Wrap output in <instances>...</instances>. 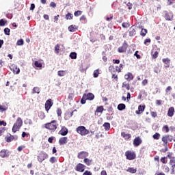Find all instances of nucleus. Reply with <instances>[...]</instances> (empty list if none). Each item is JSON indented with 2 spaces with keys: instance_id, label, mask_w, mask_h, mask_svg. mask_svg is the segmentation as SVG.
I'll return each mask as SVG.
<instances>
[{
  "instance_id": "45",
  "label": "nucleus",
  "mask_w": 175,
  "mask_h": 175,
  "mask_svg": "<svg viewBox=\"0 0 175 175\" xmlns=\"http://www.w3.org/2000/svg\"><path fill=\"white\" fill-rule=\"evenodd\" d=\"M139 54V51H136L135 53H134V56L136 57L137 59H140L142 58V56Z\"/></svg>"
},
{
  "instance_id": "30",
  "label": "nucleus",
  "mask_w": 175,
  "mask_h": 175,
  "mask_svg": "<svg viewBox=\"0 0 175 175\" xmlns=\"http://www.w3.org/2000/svg\"><path fill=\"white\" fill-rule=\"evenodd\" d=\"M103 106L97 107L96 109V113H103Z\"/></svg>"
},
{
  "instance_id": "5",
  "label": "nucleus",
  "mask_w": 175,
  "mask_h": 175,
  "mask_svg": "<svg viewBox=\"0 0 175 175\" xmlns=\"http://www.w3.org/2000/svg\"><path fill=\"white\" fill-rule=\"evenodd\" d=\"M47 158H49V154L44 152H41L38 156V161L42 163L44 159H47Z\"/></svg>"
},
{
  "instance_id": "29",
  "label": "nucleus",
  "mask_w": 175,
  "mask_h": 175,
  "mask_svg": "<svg viewBox=\"0 0 175 175\" xmlns=\"http://www.w3.org/2000/svg\"><path fill=\"white\" fill-rule=\"evenodd\" d=\"M147 32H148V31H147L146 29L142 28V31H141V33H140L141 36L144 38V36H146V35H147Z\"/></svg>"
},
{
  "instance_id": "13",
  "label": "nucleus",
  "mask_w": 175,
  "mask_h": 175,
  "mask_svg": "<svg viewBox=\"0 0 175 175\" xmlns=\"http://www.w3.org/2000/svg\"><path fill=\"white\" fill-rule=\"evenodd\" d=\"M145 109H146V105H139L138 110L135 111V113L139 116L142 114L143 111H144Z\"/></svg>"
},
{
  "instance_id": "46",
  "label": "nucleus",
  "mask_w": 175,
  "mask_h": 175,
  "mask_svg": "<svg viewBox=\"0 0 175 175\" xmlns=\"http://www.w3.org/2000/svg\"><path fill=\"white\" fill-rule=\"evenodd\" d=\"M5 131H6L5 127H1L0 128V136H2V135H3V133H5Z\"/></svg>"
},
{
  "instance_id": "37",
  "label": "nucleus",
  "mask_w": 175,
  "mask_h": 175,
  "mask_svg": "<svg viewBox=\"0 0 175 175\" xmlns=\"http://www.w3.org/2000/svg\"><path fill=\"white\" fill-rule=\"evenodd\" d=\"M4 33L5 35H7L8 36H9L10 35V29L5 27L4 29Z\"/></svg>"
},
{
  "instance_id": "7",
  "label": "nucleus",
  "mask_w": 175,
  "mask_h": 175,
  "mask_svg": "<svg viewBox=\"0 0 175 175\" xmlns=\"http://www.w3.org/2000/svg\"><path fill=\"white\" fill-rule=\"evenodd\" d=\"M128 49V44L124 42L122 45L118 49V53H126V49Z\"/></svg>"
},
{
  "instance_id": "49",
  "label": "nucleus",
  "mask_w": 175,
  "mask_h": 175,
  "mask_svg": "<svg viewBox=\"0 0 175 175\" xmlns=\"http://www.w3.org/2000/svg\"><path fill=\"white\" fill-rule=\"evenodd\" d=\"M167 158H169L170 159H173V158H175L174 157H173V152H167Z\"/></svg>"
},
{
  "instance_id": "59",
  "label": "nucleus",
  "mask_w": 175,
  "mask_h": 175,
  "mask_svg": "<svg viewBox=\"0 0 175 175\" xmlns=\"http://www.w3.org/2000/svg\"><path fill=\"white\" fill-rule=\"evenodd\" d=\"M50 7L51 8H57V4L55 2L52 1L50 3Z\"/></svg>"
},
{
  "instance_id": "53",
  "label": "nucleus",
  "mask_w": 175,
  "mask_h": 175,
  "mask_svg": "<svg viewBox=\"0 0 175 175\" xmlns=\"http://www.w3.org/2000/svg\"><path fill=\"white\" fill-rule=\"evenodd\" d=\"M6 110H8V107L2 105L0 106V111H6Z\"/></svg>"
},
{
  "instance_id": "55",
  "label": "nucleus",
  "mask_w": 175,
  "mask_h": 175,
  "mask_svg": "<svg viewBox=\"0 0 175 175\" xmlns=\"http://www.w3.org/2000/svg\"><path fill=\"white\" fill-rule=\"evenodd\" d=\"M166 136H167V142H172L173 141V137L172 135H166Z\"/></svg>"
},
{
  "instance_id": "51",
  "label": "nucleus",
  "mask_w": 175,
  "mask_h": 175,
  "mask_svg": "<svg viewBox=\"0 0 175 175\" xmlns=\"http://www.w3.org/2000/svg\"><path fill=\"white\" fill-rule=\"evenodd\" d=\"M163 129L165 131L166 133H169V126L167 125L163 126Z\"/></svg>"
},
{
  "instance_id": "24",
  "label": "nucleus",
  "mask_w": 175,
  "mask_h": 175,
  "mask_svg": "<svg viewBox=\"0 0 175 175\" xmlns=\"http://www.w3.org/2000/svg\"><path fill=\"white\" fill-rule=\"evenodd\" d=\"M77 29V27H76V25H71L68 27V31H70V32H76Z\"/></svg>"
},
{
  "instance_id": "36",
  "label": "nucleus",
  "mask_w": 175,
  "mask_h": 175,
  "mask_svg": "<svg viewBox=\"0 0 175 175\" xmlns=\"http://www.w3.org/2000/svg\"><path fill=\"white\" fill-rule=\"evenodd\" d=\"M170 165H171L172 167H175V157L170 159Z\"/></svg>"
},
{
  "instance_id": "2",
  "label": "nucleus",
  "mask_w": 175,
  "mask_h": 175,
  "mask_svg": "<svg viewBox=\"0 0 175 175\" xmlns=\"http://www.w3.org/2000/svg\"><path fill=\"white\" fill-rule=\"evenodd\" d=\"M57 126L58 124H57V120H52L51 122L45 124L44 128H46V129H49V131L55 132Z\"/></svg>"
},
{
  "instance_id": "41",
  "label": "nucleus",
  "mask_w": 175,
  "mask_h": 175,
  "mask_svg": "<svg viewBox=\"0 0 175 175\" xmlns=\"http://www.w3.org/2000/svg\"><path fill=\"white\" fill-rule=\"evenodd\" d=\"M122 27L123 28H129V27H131V24H129V23H123L122 24Z\"/></svg>"
},
{
  "instance_id": "9",
  "label": "nucleus",
  "mask_w": 175,
  "mask_h": 175,
  "mask_svg": "<svg viewBox=\"0 0 175 175\" xmlns=\"http://www.w3.org/2000/svg\"><path fill=\"white\" fill-rule=\"evenodd\" d=\"M75 170L77 172H80L81 173H83V172L85 170V165H84V164L78 163L75 167Z\"/></svg>"
},
{
  "instance_id": "56",
  "label": "nucleus",
  "mask_w": 175,
  "mask_h": 175,
  "mask_svg": "<svg viewBox=\"0 0 175 175\" xmlns=\"http://www.w3.org/2000/svg\"><path fill=\"white\" fill-rule=\"evenodd\" d=\"M126 6L128 7L129 10H132V6H133V5H132V3H131L130 2H129L126 4Z\"/></svg>"
},
{
  "instance_id": "18",
  "label": "nucleus",
  "mask_w": 175,
  "mask_h": 175,
  "mask_svg": "<svg viewBox=\"0 0 175 175\" xmlns=\"http://www.w3.org/2000/svg\"><path fill=\"white\" fill-rule=\"evenodd\" d=\"M167 116L168 117H173L174 116V107H171L168 109Z\"/></svg>"
},
{
  "instance_id": "12",
  "label": "nucleus",
  "mask_w": 175,
  "mask_h": 175,
  "mask_svg": "<svg viewBox=\"0 0 175 175\" xmlns=\"http://www.w3.org/2000/svg\"><path fill=\"white\" fill-rule=\"evenodd\" d=\"M142 143V141L140 137H137L133 140V145L135 147H139V146L141 145Z\"/></svg>"
},
{
  "instance_id": "47",
  "label": "nucleus",
  "mask_w": 175,
  "mask_h": 175,
  "mask_svg": "<svg viewBox=\"0 0 175 175\" xmlns=\"http://www.w3.org/2000/svg\"><path fill=\"white\" fill-rule=\"evenodd\" d=\"M39 117H40V118H41V120H43L44 118H46V115L43 112H40Z\"/></svg>"
},
{
  "instance_id": "22",
  "label": "nucleus",
  "mask_w": 175,
  "mask_h": 175,
  "mask_svg": "<svg viewBox=\"0 0 175 175\" xmlns=\"http://www.w3.org/2000/svg\"><path fill=\"white\" fill-rule=\"evenodd\" d=\"M126 106L124 103H120L118 105V110L120 111H122V110H125Z\"/></svg>"
},
{
  "instance_id": "40",
  "label": "nucleus",
  "mask_w": 175,
  "mask_h": 175,
  "mask_svg": "<svg viewBox=\"0 0 175 175\" xmlns=\"http://www.w3.org/2000/svg\"><path fill=\"white\" fill-rule=\"evenodd\" d=\"M66 20H72L73 18V14L68 12L66 16Z\"/></svg>"
},
{
  "instance_id": "42",
  "label": "nucleus",
  "mask_w": 175,
  "mask_h": 175,
  "mask_svg": "<svg viewBox=\"0 0 175 175\" xmlns=\"http://www.w3.org/2000/svg\"><path fill=\"white\" fill-rule=\"evenodd\" d=\"M17 46H23L24 44V40L20 39L16 42Z\"/></svg>"
},
{
  "instance_id": "62",
  "label": "nucleus",
  "mask_w": 175,
  "mask_h": 175,
  "mask_svg": "<svg viewBox=\"0 0 175 175\" xmlns=\"http://www.w3.org/2000/svg\"><path fill=\"white\" fill-rule=\"evenodd\" d=\"M53 140H54V137H51L48 139L49 143H53Z\"/></svg>"
},
{
  "instance_id": "52",
  "label": "nucleus",
  "mask_w": 175,
  "mask_h": 175,
  "mask_svg": "<svg viewBox=\"0 0 175 175\" xmlns=\"http://www.w3.org/2000/svg\"><path fill=\"white\" fill-rule=\"evenodd\" d=\"M144 44H146V46H148V44H147V43H151V39L150 38H146L145 40H144Z\"/></svg>"
},
{
  "instance_id": "35",
  "label": "nucleus",
  "mask_w": 175,
  "mask_h": 175,
  "mask_svg": "<svg viewBox=\"0 0 175 175\" xmlns=\"http://www.w3.org/2000/svg\"><path fill=\"white\" fill-rule=\"evenodd\" d=\"M58 161V159H56L55 157H52L49 159V162L51 163H55Z\"/></svg>"
},
{
  "instance_id": "4",
  "label": "nucleus",
  "mask_w": 175,
  "mask_h": 175,
  "mask_svg": "<svg viewBox=\"0 0 175 175\" xmlns=\"http://www.w3.org/2000/svg\"><path fill=\"white\" fill-rule=\"evenodd\" d=\"M77 133H79L81 136H85L88 134H90V131L87 130L85 126H79L77 128Z\"/></svg>"
},
{
  "instance_id": "17",
  "label": "nucleus",
  "mask_w": 175,
  "mask_h": 175,
  "mask_svg": "<svg viewBox=\"0 0 175 175\" xmlns=\"http://www.w3.org/2000/svg\"><path fill=\"white\" fill-rule=\"evenodd\" d=\"M124 79L127 80V81H131V80H133V75L131 72H128L124 75Z\"/></svg>"
},
{
  "instance_id": "58",
  "label": "nucleus",
  "mask_w": 175,
  "mask_h": 175,
  "mask_svg": "<svg viewBox=\"0 0 175 175\" xmlns=\"http://www.w3.org/2000/svg\"><path fill=\"white\" fill-rule=\"evenodd\" d=\"M165 148L161 149V152H166V151H167V150H169V148H167V145L164 146Z\"/></svg>"
},
{
  "instance_id": "21",
  "label": "nucleus",
  "mask_w": 175,
  "mask_h": 175,
  "mask_svg": "<svg viewBox=\"0 0 175 175\" xmlns=\"http://www.w3.org/2000/svg\"><path fill=\"white\" fill-rule=\"evenodd\" d=\"M83 162L84 163H85V165H87V166H91V165L92 164V160L87 157L83 159Z\"/></svg>"
},
{
  "instance_id": "16",
  "label": "nucleus",
  "mask_w": 175,
  "mask_h": 175,
  "mask_svg": "<svg viewBox=\"0 0 175 175\" xmlns=\"http://www.w3.org/2000/svg\"><path fill=\"white\" fill-rule=\"evenodd\" d=\"M0 157L1 158H6L7 157H9V154L8 153V150H1L0 152Z\"/></svg>"
},
{
  "instance_id": "25",
  "label": "nucleus",
  "mask_w": 175,
  "mask_h": 175,
  "mask_svg": "<svg viewBox=\"0 0 175 175\" xmlns=\"http://www.w3.org/2000/svg\"><path fill=\"white\" fill-rule=\"evenodd\" d=\"M126 172H129V173H132L133 174L136 173V172H137V170L134 167H129L126 170Z\"/></svg>"
},
{
  "instance_id": "39",
  "label": "nucleus",
  "mask_w": 175,
  "mask_h": 175,
  "mask_svg": "<svg viewBox=\"0 0 175 175\" xmlns=\"http://www.w3.org/2000/svg\"><path fill=\"white\" fill-rule=\"evenodd\" d=\"M82 13V11L78 10L75 12L74 15L75 16V17H79V16H81Z\"/></svg>"
},
{
  "instance_id": "23",
  "label": "nucleus",
  "mask_w": 175,
  "mask_h": 175,
  "mask_svg": "<svg viewBox=\"0 0 175 175\" xmlns=\"http://www.w3.org/2000/svg\"><path fill=\"white\" fill-rule=\"evenodd\" d=\"M10 136H6L5 137V142H7V143H11L12 142H13V135H12L11 134H9Z\"/></svg>"
},
{
  "instance_id": "31",
  "label": "nucleus",
  "mask_w": 175,
  "mask_h": 175,
  "mask_svg": "<svg viewBox=\"0 0 175 175\" xmlns=\"http://www.w3.org/2000/svg\"><path fill=\"white\" fill-rule=\"evenodd\" d=\"M34 66L36 68H42L43 66V64H42V63L39 62V61H35Z\"/></svg>"
},
{
  "instance_id": "3",
  "label": "nucleus",
  "mask_w": 175,
  "mask_h": 175,
  "mask_svg": "<svg viewBox=\"0 0 175 175\" xmlns=\"http://www.w3.org/2000/svg\"><path fill=\"white\" fill-rule=\"evenodd\" d=\"M21 126H23V120L21 119V118H18L16 123H14L13 125L12 132H14V133H16V132L20 131V128H21Z\"/></svg>"
},
{
  "instance_id": "38",
  "label": "nucleus",
  "mask_w": 175,
  "mask_h": 175,
  "mask_svg": "<svg viewBox=\"0 0 175 175\" xmlns=\"http://www.w3.org/2000/svg\"><path fill=\"white\" fill-rule=\"evenodd\" d=\"M6 23H8L7 21H5L4 19H1L0 20V27H5L6 25Z\"/></svg>"
},
{
  "instance_id": "26",
  "label": "nucleus",
  "mask_w": 175,
  "mask_h": 175,
  "mask_svg": "<svg viewBox=\"0 0 175 175\" xmlns=\"http://www.w3.org/2000/svg\"><path fill=\"white\" fill-rule=\"evenodd\" d=\"M31 94H40V88L34 87L32 90Z\"/></svg>"
},
{
  "instance_id": "50",
  "label": "nucleus",
  "mask_w": 175,
  "mask_h": 175,
  "mask_svg": "<svg viewBox=\"0 0 175 175\" xmlns=\"http://www.w3.org/2000/svg\"><path fill=\"white\" fill-rule=\"evenodd\" d=\"M57 114L58 117H61V115L62 114V110H61L60 108L57 109Z\"/></svg>"
},
{
  "instance_id": "61",
  "label": "nucleus",
  "mask_w": 175,
  "mask_h": 175,
  "mask_svg": "<svg viewBox=\"0 0 175 175\" xmlns=\"http://www.w3.org/2000/svg\"><path fill=\"white\" fill-rule=\"evenodd\" d=\"M142 85H147V84H148V80L147 79H144L142 83Z\"/></svg>"
},
{
  "instance_id": "20",
  "label": "nucleus",
  "mask_w": 175,
  "mask_h": 175,
  "mask_svg": "<svg viewBox=\"0 0 175 175\" xmlns=\"http://www.w3.org/2000/svg\"><path fill=\"white\" fill-rule=\"evenodd\" d=\"M129 31V36H135V35H136V30H135V28H133V26L130 27Z\"/></svg>"
},
{
  "instance_id": "32",
  "label": "nucleus",
  "mask_w": 175,
  "mask_h": 175,
  "mask_svg": "<svg viewBox=\"0 0 175 175\" xmlns=\"http://www.w3.org/2000/svg\"><path fill=\"white\" fill-rule=\"evenodd\" d=\"M152 137L154 140H159V138L161 137V134H159V133H156L153 135Z\"/></svg>"
},
{
  "instance_id": "27",
  "label": "nucleus",
  "mask_w": 175,
  "mask_h": 175,
  "mask_svg": "<svg viewBox=\"0 0 175 175\" xmlns=\"http://www.w3.org/2000/svg\"><path fill=\"white\" fill-rule=\"evenodd\" d=\"M69 57L71 59H76L77 58V53L76 52H71Z\"/></svg>"
},
{
  "instance_id": "54",
  "label": "nucleus",
  "mask_w": 175,
  "mask_h": 175,
  "mask_svg": "<svg viewBox=\"0 0 175 175\" xmlns=\"http://www.w3.org/2000/svg\"><path fill=\"white\" fill-rule=\"evenodd\" d=\"M2 125H3V126H6V125H8V124L4 120H1L0 121V126H2Z\"/></svg>"
},
{
  "instance_id": "6",
  "label": "nucleus",
  "mask_w": 175,
  "mask_h": 175,
  "mask_svg": "<svg viewBox=\"0 0 175 175\" xmlns=\"http://www.w3.org/2000/svg\"><path fill=\"white\" fill-rule=\"evenodd\" d=\"M125 156L126 157V159H128L129 161H133V159L136 158V154L131 151H126L125 152Z\"/></svg>"
},
{
  "instance_id": "44",
  "label": "nucleus",
  "mask_w": 175,
  "mask_h": 175,
  "mask_svg": "<svg viewBox=\"0 0 175 175\" xmlns=\"http://www.w3.org/2000/svg\"><path fill=\"white\" fill-rule=\"evenodd\" d=\"M58 76L60 77H62L63 76H65V71L64 70H59L57 72Z\"/></svg>"
},
{
  "instance_id": "43",
  "label": "nucleus",
  "mask_w": 175,
  "mask_h": 175,
  "mask_svg": "<svg viewBox=\"0 0 175 175\" xmlns=\"http://www.w3.org/2000/svg\"><path fill=\"white\" fill-rule=\"evenodd\" d=\"M55 53H56V54L59 53V44H58L55 46Z\"/></svg>"
},
{
  "instance_id": "19",
  "label": "nucleus",
  "mask_w": 175,
  "mask_h": 175,
  "mask_svg": "<svg viewBox=\"0 0 175 175\" xmlns=\"http://www.w3.org/2000/svg\"><path fill=\"white\" fill-rule=\"evenodd\" d=\"M163 64H165V68H169L170 66V60L169 58H164L162 59Z\"/></svg>"
},
{
  "instance_id": "8",
  "label": "nucleus",
  "mask_w": 175,
  "mask_h": 175,
  "mask_svg": "<svg viewBox=\"0 0 175 175\" xmlns=\"http://www.w3.org/2000/svg\"><path fill=\"white\" fill-rule=\"evenodd\" d=\"M88 155H90L88 152L81 151L78 153L77 158H79V159H85V158H87Z\"/></svg>"
},
{
  "instance_id": "1",
  "label": "nucleus",
  "mask_w": 175,
  "mask_h": 175,
  "mask_svg": "<svg viewBox=\"0 0 175 175\" xmlns=\"http://www.w3.org/2000/svg\"><path fill=\"white\" fill-rule=\"evenodd\" d=\"M95 96L92 93L84 94L81 99V105H85L86 100H94Z\"/></svg>"
},
{
  "instance_id": "48",
  "label": "nucleus",
  "mask_w": 175,
  "mask_h": 175,
  "mask_svg": "<svg viewBox=\"0 0 175 175\" xmlns=\"http://www.w3.org/2000/svg\"><path fill=\"white\" fill-rule=\"evenodd\" d=\"M122 87L126 88V90H128V91H129V90H131V87L129 86V84H126L125 83H122Z\"/></svg>"
},
{
  "instance_id": "60",
  "label": "nucleus",
  "mask_w": 175,
  "mask_h": 175,
  "mask_svg": "<svg viewBox=\"0 0 175 175\" xmlns=\"http://www.w3.org/2000/svg\"><path fill=\"white\" fill-rule=\"evenodd\" d=\"M83 175H92V173L88 170L85 171Z\"/></svg>"
},
{
  "instance_id": "28",
  "label": "nucleus",
  "mask_w": 175,
  "mask_h": 175,
  "mask_svg": "<svg viewBox=\"0 0 175 175\" xmlns=\"http://www.w3.org/2000/svg\"><path fill=\"white\" fill-rule=\"evenodd\" d=\"M103 126H104L105 131H110V123L105 122Z\"/></svg>"
},
{
  "instance_id": "33",
  "label": "nucleus",
  "mask_w": 175,
  "mask_h": 175,
  "mask_svg": "<svg viewBox=\"0 0 175 175\" xmlns=\"http://www.w3.org/2000/svg\"><path fill=\"white\" fill-rule=\"evenodd\" d=\"M99 74V69L94 70L93 73V77H94V79H96L97 77H98Z\"/></svg>"
},
{
  "instance_id": "11",
  "label": "nucleus",
  "mask_w": 175,
  "mask_h": 175,
  "mask_svg": "<svg viewBox=\"0 0 175 175\" xmlns=\"http://www.w3.org/2000/svg\"><path fill=\"white\" fill-rule=\"evenodd\" d=\"M68 133V128H66L65 126H62V129L59 131V135H61L62 136H66Z\"/></svg>"
},
{
  "instance_id": "10",
  "label": "nucleus",
  "mask_w": 175,
  "mask_h": 175,
  "mask_svg": "<svg viewBox=\"0 0 175 175\" xmlns=\"http://www.w3.org/2000/svg\"><path fill=\"white\" fill-rule=\"evenodd\" d=\"M53 100L51 99H48L46 103H45V109L46 111H49L50 109H51V107L53 106Z\"/></svg>"
},
{
  "instance_id": "63",
  "label": "nucleus",
  "mask_w": 175,
  "mask_h": 175,
  "mask_svg": "<svg viewBox=\"0 0 175 175\" xmlns=\"http://www.w3.org/2000/svg\"><path fill=\"white\" fill-rule=\"evenodd\" d=\"M35 10V4L31 3L30 6V10Z\"/></svg>"
},
{
  "instance_id": "15",
  "label": "nucleus",
  "mask_w": 175,
  "mask_h": 175,
  "mask_svg": "<svg viewBox=\"0 0 175 175\" xmlns=\"http://www.w3.org/2000/svg\"><path fill=\"white\" fill-rule=\"evenodd\" d=\"M68 143V137H62L59 140V144L60 146H64V144H66Z\"/></svg>"
},
{
  "instance_id": "14",
  "label": "nucleus",
  "mask_w": 175,
  "mask_h": 175,
  "mask_svg": "<svg viewBox=\"0 0 175 175\" xmlns=\"http://www.w3.org/2000/svg\"><path fill=\"white\" fill-rule=\"evenodd\" d=\"M165 18L167 21H172L173 20V14L172 13H168L167 12H165Z\"/></svg>"
},
{
  "instance_id": "57",
  "label": "nucleus",
  "mask_w": 175,
  "mask_h": 175,
  "mask_svg": "<svg viewBox=\"0 0 175 175\" xmlns=\"http://www.w3.org/2000/svg\"><path fill=\"white\" fill-rule=\"evenodd\" d=\"M158 51H155L154 53V54L152 55V58H154V59H157V58H158Z\"/></svg>"
},
{
  "instance_id": "64",
  "label": "nucleus",
  "mask_w": 175,
  "mask_h": 175,
  "mask_svg": "<svg viewBox=\"0 0 175 175\" xmlns=\"http://www.w3.org/2000/svg\"><path fill=\"white\" fill-rule=\"evenodd\" d=\"M100 175H107V173L106 172L105 170H103V171H101V172H100Z\"/></svg>"
},
{
  "instance_id": "34",
  "label": "nucleus",
  "mask_w": 175,
  "mask_h": 175,
  "mask_svg": "<svg viewBox=\"0 0 175 175\" xmlns=\"http://www.w3.org/2000/svg\"><path fill=\"white\" fill-rule=\"evenodd\" d=\"M161 140L164 143L163 146H167V137L166 135L163 137Z\"/></svg>"
}]
</instances>
